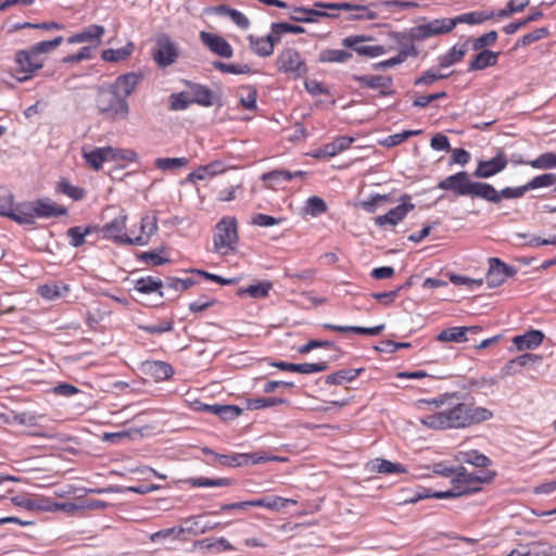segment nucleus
I'll use <instances>...</instances> for the list:
<instances>
[{"mask_svg":"<svg viewBox=\"0 0 556 556\" xmlns=\"http://www.w3.org/2000/svg\"><path fill=\"white\" fill-rule=\"evenodd\" d=\"M429 406L430 414L421 417L420 424L431 430H463L491 420L493 412L473 402H465L457 392H445L432 399L418 401V406Z\"/></svg>","mask_w":556,"mask_h":556,"instance_id":"nucleus-1","label":"nucleus"},{"mask_svg":"<svg viewBox=\"0 0 556 556\" xmlns=\"http://www.w3.org/2000/svg\"><path fill=\"white\" fill-rule=\"evenodd\" d=\"M63 42V37L58 36L52 40L39 41L27 49L15 52L14 62L17 73L22 74L17 79L26 81L33 78L45 65L47 54L56 49Z\"/></svg>","mask_w":556,"mask_h":556,"instance_id":"nucleus-2","label":"nucleus"},{"mask_svg":"<svg viewBox=\"0 0 556 556\" xmlns=\"http://www.w3.org/2000/svg\"><path fill=\"white\" fill-rule=\"evenodd\" d=\"M438 188L451 190L457 195L477 197L494 203L500 202V195L493 186L485 182L472 181L467 172H459L444 178L439 182Z\"/></svg>","mask_w":556,"mask_h":556,"instance_id":"nucleus-3","label":"nucleus"},{"mask_svg":"<svg viewBox=\"0 0 556 556\" xmlns=\"http://www.w3.org/2000/svg\"><path fill=\"white\" fill-rule=\"evenodd\" d=\"M99 113L110 121L126 119L129 114V105L111 85L100 88L96 99Z\"/></svg>","mask_w":556,"mask_h":556,"instance_id":"nucleus-4","label":"nucleus"},{"mask_svg":"<svg viewBox=\"0 0 556 556\" xmlns=\"http://www.w3.org/2000/svg\"><path fill=\"white\" fill-rule=\"evenodd\" d=\"M486 476H480L476 472H468L465 468L460 467L453 478V486L447 491L435 492L434 496L438 500L459 497L468 495L480 490V484L488 482Z\"/></svg>","mask_w":556,"mask_h":556,"instance_id":"nucleus-5","label":"nucleus"},{"mask_svg":"<svg viewBox=\"0 0 556 556\" xmlns=\"http://www.w3.org/2000/svg\"><path fill=\"white\" fill-rule=\"evenodd\" d=\"M105 216H112V219L103 227H94V233H97V240H115L119 243H134V238L124 233L127 215L125 212L117 207H109L104 211Z\"/></svg>","mask_w":556,"mask_h":556,"instance_id":"nucleus-6","label":"nucleus"},{"mask_svg":"<svg viewBox=\"0 0 556 556\" xmlns=\"http://www.w3.org/2000/svg\"><path fill=\"white\" fill-rule=\"evenodd\" d=\"M276 66L279 72L294 79L307 73V66L301 53L292 48H287L278 54Z\"/></svg>","mask_w":556,"mask_h":556,"instance_id":"nucleus-7","label":"nucleus"},{"mask_svg":"<svg viewBox=\"0 0 556 556\" xmlns=\"http://www.w3.org/2000/svg\"><path fill=\"white\" fill-rule=\"evenodd\" d=\"M454 28L455 23L451 18H437L410 28L409 38L412 41H422L430 37L451 33Z\"/></svg>","mask_w":556,"mask_h":556,"instance_id":"nucleus-8","label":"nucleus"},{"mask_svg":"<svg viewBox=\"0 0 556 556\" xmlns=\"http://www.w3.org/2000/svg\"><path fill=\"white\" fill-rule=\"evenodd\" d=\"M179 56V48L167 35L161 34L156 37L155 47L152 50L153 61L160 67L173 65Z\"/></svg>","mask_w":556,"mask_h":556,"instance_id":"nucleus-9","label":"nucleus"},{"mask_svg":"<svg viewBox=\"0 0 556 556\" xmlns=\"http://www.w3.org/2000/svg\"><path fill=\"white\" fill-rule=\"evenodd\" d=\"M412 210H414V204L409 202V197L404 195L400 204L389 208L386 214L376 216L374 222L380 227H394L400 224Z\"/></svg>","mask_w":556,"mask_h":556,"instance_id":"nucleus-10","label":"nucleus"},{"mask_svg":"<svg viewBox=\"0 0 556 556\" xmlns=\"http://www.w3.org/2000/svg\"><path fill=\"white\" fill-rule=\"evenodd\" d=\"M489 270L485 277V282L489 288H496L503 285L507 278L516 275L515 267L503 263L500 258L492 257L489 260Z\"/></svg>","mask_w":556,"mask_h":556,"instance_id":"nucleus-11","label":"nucleus"},{"mask_svg":"<svg viewBox=\"0 0 556 556\" xmlns=\"http://www.w3.org/2000/svg\"><path fill=\"white\" fill-rule=\"evenodd\" d=\"M369 40L364 36H349L342 40V45L346 48L353 49L358 55L367 56V58H377L388 53L391 48H386L384 46L375 45L369 46L364 42Z\"/></svg>","mask_w":556,"mask_h":556,"instance_id":"nucleus-12","label":"nucleus"},{"mask_svg":"<svg viewBox=\"0 0 556 556\" xmlns=\"http://www.w3.org/2000/svg\"><path fill=\"white\" fill-rule=\"evenodd\" d=\"M390 38L399 45L400 51L396 56L390 58L386 61L380 62L377 67L387 68L402 64L408 56H416L418 54L413 43L405 41L406 36L403 33H391Z\"/></svg>","mask_w":556,"mask_h":556,"instance_id":"nucleus-13","label":"nucleus"},{"mask_svg":"<svg viewBox=\"0 0 556 556\" xmlns=\"http://www.w3.org/2000/svg\"><path fill=\"white\" fill-rule=\"evenodd\" d=\"M220 465L239 467L249 464H261L268 460H276L278 457H269L265 453H237L232 455H216Z\"/></svg>","mask_w":556,"mask_h":556,"instance_id":"nucleus-14","label":"nucleus"},{"mask_svg":"<svg viewBox=\"0 0 556 556\" xmlns=\"http://www.w3.org/2000/svg\"><path fill=\"white\" fill-rule=\"evenodd\" d=\"M238 237V223L232 216H224L215 226L214 243H236Z\"/></svg>","mask_w":556,"mask_h":556,"instance_id":"nucleus-15","label":"nucleus"},{"mask_svg":"<svg viewBox=\"0 0 556 556\" xmlns=\"http://www.w3.org/2000/svg\"><path fill=\"white\" fill-rule=\"evenodd\" d=\"M194 409L210 413L219 417L224 421L233 420L242 414V408L236 405L205 404L195 402Z\"/></svg>","mask_w":556,"mask_h":556,"instance_id":"nucleus-16","label":"nucleus"},{"mask_svg":"<svg viewBox=\"0 0 556 556\" xmlns=\"http://www.w3.org/2000/svg\"><path fill=\"white\" fill-rule=\"evenodd\" d=\"M104 31L105 29L103 26L92 24L84 28L81 31L68 37L67 42L71 45L87 42L89 43L88 47H92L93 50L101 45Z\"/></svg>","mask_w":556,"mask_h":556,"instance_id":"nucleus-17","label":"nucleus"},{"mask_svg":"<svg viewBox=\"0 0 556 556\" xmlns=\"http://www.w3.org/2000/svg\"><path fill=\"white\" fill-rule=\"evenodd\" d=\"M201 41L215 54L222 58H231L233 54L232 47L230 43L224 39L222 36L201 31L200 33Z\"/></svg>","mask_w":556,"mask_h":556,"instance_id":"nucleus-18","label":"nucleus"},{"mask_svg":"<svg viewBox=\"0 0 556 556\" xmlns=\"http://www.w3.org/2000/svg\"><path fill=\"white\" fill-rule=\"evenodd\" d=\"M507 165V159L503 152H500L491 160L480 161L475 170L479 178H489L502 172Z\"/></svg>","mask_w":556,"mask_h":556,"instance_id":"nucleus-19","label":"nucleus"},{"mask_svg":"<svg viewBox=\"0 0 556 556\" xmlns=\"http://www.w3.org/2000/svg\"><path fill=\"white\" fill-rule=\"evenodd\" d=\"M226 168L227 167L223 161L216 160L206 165L198 167L195 170L188 175L187 180L190 182H195L198 180L210 179L219 174H223Z\"/></svg>","mask_w":556,"mask_h":556,"instance_id":"nucleus-20","label":"nucleus"},{"mask_svg":"<svg viewBox=\"0 0 556 556\" xmlns=\"http://www.w3.org/2000/svg\"><path fill=\"white\" fill-rule=\"evenodd\" d=\"M481 330L479 326L471 327H451L442 330L438 336L437 340L440 342H466L468 341L467 333H478Z\"/></svg>","mask_w":556,"mask_h":556,"instance_id":"nucleus-21","label":"nucleus"},{"mask_svg":"<svg viewBox=\"0 0 556 556\" xmlns=\"http://www.w3.org/2000/svg\"><path fill=\"white\" fill-rule=\"evenodd\" d=\"M394 200L390 194H369L367 199L357 202L356 206L367 213H375L379 210H384L393 204Z\"/></svg>","mask_w":556,"mask_h":556,"instance_id":"nucleus-22","label":"nucleus"},{"mask_svg":"<svg viewBox=\"0 0 556 556\" xmlns=\"http://www.w3.org/2000/svg\"><path fill=\"white\" fill-rule=\"evenodd\" d=\"M354 79L362 86L368 87L374 90H379L382 94L390 93L392 79L389 76L382 75H355Z\"/></svg>","mask_w":556,"mask_h":556,"instance_id":"nucleus-23","label":"nucleus"},{"mask_svg":"<svg viewBox=\"0 0 556 556\" xmlns=\"http://www.w3.org/2000/svg\"><path fill=\"white\" fill-rule=\"evenodd\" d=\"M142 75L139 73H127L116 78L111 86L123 97H129L141 80Z\"/></svg>","mask_w":556,"mask_h":556,"instance_id":"nucleus-24","label":"nucleus"},{"mask_svg":"<svg viewBox=\"0 0 556 556\" xmlns=\"http://www.w3.org/2000/svg\"><path fill=\"white\" fill-rule=\"evenodd\" d=\"M251 50L260 56H268L274 52L277 37L274 34H268L265 37L250 35L248 37Z\"/></svg>","mask_w":556,"mask_h":556,"instance_id":"nucleus-25","label":"nucleus"},{"mask_svg":"<svg viewBox=\"0 0 556 556\" xmlns=\"http://www.w3.org/2000/svg\"><path fill=\"white\" fill-rule=\"evenodd\" d=\"M37 218H50L66 214V208L48 199L31 201Z\"/></svg>","mask_w":556,"mask_h":556,"instance_id":"nucleus-26","label":"nucleus"},{"mask_svg":"<svg viewBox=\"0 0 556 556\" xmlns=\"http://www.w3.org/2000/svg\"><path fill=\"white\" fill-rule=\"evenodd\" d=\"M544 334L540 330H529L521 336H516L513 342L518 351L536 349L543 342Z\"/></svg>","mask_w":556,"mask_h":556,"instance_id":"nucleus-27","label":"nucleus"},{"mask_svg":"<svg viewBox=\"0 0 556 556\" xmlns=\"http://www.w3.org/2000/svg\"><path fill=\"white\" fill-rule=\"evenodd\" d=\"M10 218L21 225L34 224L36 216L33 202L28 201L15 204Z\"/></svg>","mask_w":556,"mask_h":556,"instance_id":"nucleus-28","label":"nucleus"},{"mask_svg":"<svg viewBox=\"0 0 556 556\" xmlns=\"http://www.w3.org/2000/svg\"><path fill=\"white\" fill-rule=\"evenodd\" d=\"M143 366L144 371L151 377H153L155 380H166L170 378L174 374L173 367L166 362H146Z\"/></svg>","mask_w":556,"mask_h":556,"instance_id":"nucleus-29","label":"nucleus"},{"mask_svg":"<svg viewBox=\"0 0 556 556\" xmlns=\"http://www.w3.org/2000/svg\"><path fill=\"white\" fill-rule=\"evenodd\" d=\"M184 522L186 531L193 535L204 534L220 526L219 522L202 521V516L187 518Z\"/></svg>","mask_w":556,"mask_h":556,"instance_id":"nucleus-30","label":"nucleus"},{"mask_svg":"<svg viewBox=\"0 0 556 556\" xmlns=\"http://www.w3.org/2000/svg\"><path fill=\"white\" fill-rule=\"evenodd\" d=\"M165 287V282L161 279L154 278L152 276L142 277L136 281L135 291L142 294H150L153 292H157L160 298L164 296L162 288Z\"/></svg>","mask_w":556,"mask_h":556,"instance_id":"nucleus-31","label":"nucleus"},{"mask_svg":"<svg viewBox=\"0 0 556 556\" xmlns=\"http://www.w3.org/2000/svg\"><path fill=\"white\" fill-rule=\"evenodd\" d=\"M370 471L378 473H406L407 468L401 463L376 458L369 463Z\"/></svg>","mask_w":556,"mask_h":556,"instance_id":"nucleus-32","label":"nucleus"},{"mask_svg":"<svg viewBox=\"0 0 556 556\" xmlns=\"http://www.w3.org/2000/svg\"><path fill=\"white\" fill-rule=\"evenodd\" d=\"M324 328L330 329L337 332H354L357 334L366 336H378L383 329L384 325H378L375 327H359V326H339L333 324H324Z\"/></svg>","mask_w":556,"mask_h":556,"instance_id":"nucleus-33","label":"nucleus"},{"mask_svg":"<svg viewBox=\"0 0 556 556\" xmlns=\"http://www.w3.org/2000/svg\"><path fill=\"white\" fill-rule=\"evenodd\" d=\"M296 502L281 496H269L250 501L251 507H266L271 510H280L288 506V504H295Z\"/></svg>","mask_w":556,"mask_h":556,"instance_id":"nucleus-34","label":"nucleus"},{"mask_svg":"<svg viewBox=\"0 0 556 556\" xmlns=\"http://www.w3.org/2000/svg\"><path fill=\"white\" fill-rule=\"evenodd\" d=\"M83 157L86 163L93 168L94 170H99L103 163L109 162L106 147L96 148L91 151L83 150Z\"/></svg>","mask_w":556,"mask_h":556,"instance_id":"nucleus-35","label":"nucleus"},{"mask_svg":"<svg viewBox=\"0 0 556 556\" xmlns=\"http://www.w3.org/2000/svg\"><path fill=\"white\" fill-rule=\"evenodd\" d=\"M201 549H206L210 552L220 553L226 551H233V546L229 543L225 538H207L195 543Z\"/></svg>","mask_w":556,"mask_h":556,"instance_id":"nucleus-36","label":"nucleus"},{"mask_svg":"<svg viewBox=\"0 0 556 556\" xmlns=\"http://www.w3.org/2000/svg\"><path fill=\"white\" fill-rule=\"evenodd\" d=\"M136 257L139 262L152 266H161L169 262V257L165 255V250L163 248L138 253L136 254Z\"/></svg>","mask_w":556,"mask_h":556,"instance_id":"nucleus-37","label":"nucleus"},{"mask_svg":"<svg viewBox=\"0 0 556 556\" xmlns=\"http://www.w3.org/2000/svg\"><path fill=\"white\" fill-rule=\"evenodd\" d=\"M273 289V283L270 281L264 280L254 285H250L247 288H242L238 291L239 295H249L252 299H263L266 298L269 291Z\"/></svg>","mask_w":556,"mask_h":556,"instance_id":"nucleus-38","label":"nucleus"},{"mask_svg":"<svg viewBox=\"0 0 556 556\" xmlns=\"http://www.w3.org/2000/svg\"><path fill=\"white\" fill-rule=\"evenodd\" d=\"M70 288L66 285L46 283L38 287L37 292L46 300H56L62 298L68 292Z\"/></svg>","mask_w":556,"mask_h":556,"instance_id":"nucleus-39","label":"nucleus"},{"mask_svg":"<svg viewBox=\"0 0 556 556\" xmlns=\"http://www.w3.org/2000/svg\"><path fill=\"white\" fill-rule=\"evenodd\" d=\"M364 368L357 369H341L326 377L327 384H343L353 381Z\"/></svg>","mask_w":556,"mask_h":556,"instance_id":"nucleus-40","label":"nucleus"},{"mask_svg":"<svg viewBox=\"0 0 556 556\" xmlns=\"http://www.w3.org/2000/svg\"><path fill=\"white\" fill-rule=\"evenodd\" d=\"M497 61V53L490 50H483L478 53L469 64V71H480L492 66Z\"/></svg>","mask_w":556,"mask_h":556,"instance_id":"nucleus-41","label":"nucleus"},{"mask_svg":"<svg viewBox=\"0 0 556 556\" xmlns=\"http://www.w3.org/2000/svg\"><path fill=\"white\" fill-rule=\"evenodd\" d=\"M134 51V43L128 42L118 49H106L102 52V59L106 62H119L130 56Z\"/></svg>","mask_w":556,"mask_h":556,"instance_id":"nucleus-42","label":"nucleus"},{"mask_svg":"<svg viewBox=\"0 0 556 556\" xmlns=\"http://www.w3.org/2000/svg\"><path fill=\"white\" fill-rule=\"evenodd\" d=\"M109 162L122 163V162H135L138 157L137 153L130 149H118L113 147H106Z\"/></svg>","mask_w":556,"mask_h":556,"instance_id":"nucleus-43","label":"nucleus"},{"mask_svg":"<svg viewBox=\"0 0 556 556\" xmlns=\"http://www.w3.org/2000/svg\"><path fill=\"white\" fill-rule=\"evenodd\" d=\"M468 49L466 45L460 46H454L448 50V52L444 55H442L439 59L440 66L441 67H448L453 65L454 63L459 62L465 54L467 53Z\"/></svg>","mask_w":556,"mask_h":556,"instance_id":"nucleus-44","label":"nucleus"},{"mask_svg":"<svg viewBox=\"0 0 556 556\" xmlns=\"http://www.w3.org/2000/svg\"><path fill=\"white\" fill-rule=\"evenodd\" d=\"M493 12H469L465 14H460L456 17L451 18L452 22L455 23V27L460 23L466 24H481L484 21L493 17Z\"/></svg>","mask_w":556,"mask_h":556,"instance_id":"nucleus-45","label":"nucleus"},{"mask_svg":"<svg viewBox=\"0 0 556 556\" xmlns=\"http://www.w3.org/2000/svg\"><path fill=\"white\" fill-rule=\"evenodd\" d=\"M156 220L153 216H144L141 219V235L134 239V243H144L156 231Z\"/></svg>","mask_w":556,"mask_h":556,"instance_id":"nucleus-46","label":"nucleus"},{"mask_svg":"<svg viewBox=\"0 0 556 556\" xmlns=\"http://www.w3.org/2000/svg\"><path fill=\"white\" fill-rule=\"evenodd\" d=\"M187 164V157H159L154 162V165L163 172L175 170L185 167Z\"/></svg>","mask_w":556,"mask_h":556,"instance_id":"nucleus-47","label":"nucleus"},{"mask_svg":"<svg viewBox=\"0 0 556 556\" xmlns=\"http://www.w3.org/2000/svg\"><path fill=\"white\" fill-rule=\"evenodd\" d=\"M185 482L193 488L228 486L231 483V481L227 478L211 479V478H203V477L189 478Z\"/></svg>","mask_w":556,"mask_h":556,"instance_id":"nucleus-48","label":"nucleus"},{"mask_svg":"<svg viewBox=\"0 0 556 556\" xmlns=\"http://www.w3.org/2000/svg\"><path fill=\"white\" fill-rule=\"evenodd\" d=\"M216 11L220 14H226L227 16H229L230 20L242 29H247L250 26L249 18L238 10L220 5L216 9Z\"/></svg>","mask_w":556,"mask_h":556,"instance_id":"nucleus-49","label":"nucleus"},{"mask_svg":"<svg viewBox=\"0 0 556 556\" xmlns=\"http://www.w3.org/2000/svg\"><path fill=\"white\" fill-rule=\"evenodd\" d=\"M197 281L190 277L187 278H176V277H167L165 279V288L168 290H173L176 292H182L193 287Z\"/></svg>","mask_w":556,"mask_h":556,"instance_id":"nucleus-50","label":"nucleus"},{"mask_svg":"<svg viewBox=\"0 0 556 556\" xmlns=\"http://www.w3.org/2000/svg\"><path fill=\"white\" fill-rule=\"evenodd\" d=\"M448 279L455 286H465L469 290H475L483 285V279H475L463 275L448 274Z\"/></svg>","mask_w":556,"mask_h":556,"instance_id":"nucleus-51","label":"nucleus"},{"mask_svg":"<svg viewBox=\"0 0 556 556\" xmlns=\"http://www.w3.org/2000/svg\"><path fill=\"white\" fill-rule=\"evenodd\" d=\"M213 66L222 73L226 74L240 75L249 74L251 72L250 66L247 64L223 63L217 61L213 63Z\"/></svg>","mask_w":556,"mask_h":556,"instance_id":"nucleus-52","label":"nucleus"},{"mask_svg":"<svg viewBox=\"0 0 556 556\" xmlns=\"http://www.w3.org/2000/svg\"><path fill=\"white\" fill-rule=\"evenodd\" d=\"M287 403L285 399L280 397H257L248 401L249 409H261L265 407H273Z\"/></svg>","mask_w":556,"mask_h":556,"instance_id":"nucleus-53","label":"nucleus"},{"mask_svg":"<svg viewBox=\"0 0 556 556\" xmlns=\"http://www.w3.org/2000/svg\"><path fill=\"white\" fill-rule=\"evenodd\" d=\"M352 59V54L345 50H326L320 54L321 62L344 63Z\"/></svg>","mask_w":556,"mask_h":556,"instance_id":"nucleus-54","label":"nucleus"},{"mask_svg":"<svg viewBox=\"0 0 556 556\" xmlns=\"http://www.w3.org/2000/svg\"><path fill=\"white\" fill-rule=\"evenodd\" d=\"M293 178V175L289 170H273L268 172L262 175V179L265 182H268V186L274 188L275 185L279 184L280 181H288Z\"/></svg>","mask_w":556,"mask_h":556,"instance_id":"nucleus-55","label":"nucleus"},{"mask_svg":"<svg viewBox=\"0 0 556 556\" xmlns=\"http://www.w3.org/2000/svg\"><path fill=\"white\" fill-rule=\"evenodd\" d=\"M533 168L547 169L556 167V153L546 152L528 163Z\"/></svg>","mask_w":556,"mask_h":556,"instance_id":"nucleus-56","label":"nucleus"},{"mask_svg":"<svg viewBox=\"0 0 556 556\" xmlns=\"http://www.w3.org/2000/svg\"><path fill=\"white\" fill-rule=\"evenodd\" d=\"M213 96L212 92L200 85H195L193 87V98L191 99L192 103H198L203 106H211L213 104Z\"/></svg>","mask_w":556,"mask_h":556,"instance_id":"nucleus-57","label":"nucleus"},{"mask_svg":"<svg viewBox=\"0 0 556 556\" xmlns=\"http://www.w3.org/2000/svg\"><path fill=\"white\" fill-rule=\"evenodd\" d=\"M139 328L150 334H161L172 331L174 329V321L172 319L161 320L153 325H140Z\"/></svg>","mask_w":556,"mask_h":556,"instance_id":"nucleus-58","label":"nucleus"},{"mask_svg":"<svg viewBox=\"0 0 556 556\" xmlns=\"http://www.w3.org/2000/svg\"><path fill=\"white\" fill-rule=\"evenodd\" d=\"M555 184H556V175L548 173V174L539 175V176H535L534 178H532L527 184V188H528V190H531V189H538V188H543V187H549Z\"/></svg>","mask_w":556,"mask_h":556,"instance_id":"nucleus-59","label":"nucleus"},{"mask_svg":"<svg viewBox=\"0 0 556 556\" xmlns=\"http://www.w3.org/2000/svg\"><path fill=\"white\" fill-rule=\"evenodd\" d=\"M192 103L186 92L173 93L169 97V109L173 111L186 110Z\"/></svg>","mask_w":556,"mask_h":556,"instance_id":"nucleus-60","label":"nucleus"},{"mask_svg":"<svg viewBox=\"0 0 556 556\" xmlns=\"http://www.w3.org/2000/svg\"><path fill=\"white\" fill-rule=\"evenodd\" d=\"M326 369H328V361H320L317 363L296 364L295 372L308 375L321 372Z\"/></svg>","mask_w":556,"mask_h":556,"instance_id":"nucleus-61","label":"nucleus"},{"mask_svg":"<svg viewBox=\"0 0 556 556\" xmlns=\"http://www.w3.org/2000/svg\"><path fill=\"white\" fill-rule=\"evenodd\" d=\"M464 462L480 468L488 467L491 464L490 458L478 451H470L466 453Z\"/></svg>","mask_w":556,"mask_h":556,"instance_id":"nucleus-62","label":"nucleus"},{"mask_svg":"<svg viewBox=\"0 0 556 556\" xmlns=\"http://www.w3.org/2000/svg\"><path fill=\"white\" fill-rule=\"evenodd\" d=\"M326 202L319 197H311L306 201V212L312 216H317L326 212Z\"/></svg>","mask_w":556,"mask_h":556,"instance_id":"nucleus-63","label":"nucleus"},{"mask_svg":"<svg viewBox=\"0 0 556 556\" xmlns=\"http://www.w3.org/2000/svg\"><path fill=\"white\" fill-rule=\"evenodd\" d=\"M15 203L13 201V195L9 191L0 192V215L10 218Z\"/></svg>","mask_w":556,"mask_h":556,"instance_id":"nucleus-64","label":"nucleus"}]
</instances>
